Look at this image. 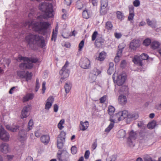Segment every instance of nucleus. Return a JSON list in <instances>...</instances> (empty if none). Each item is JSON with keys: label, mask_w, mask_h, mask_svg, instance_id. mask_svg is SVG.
Masks as SVG:
<instances>
[{"label": "nucleus", "mask_w": 161, "mask_h": 161, "mask_svg": "<svg viewBox=\"0 0 161 161\" xmlns=\"http://www.w3.org/2000/svg\"><path fill=\"white\" fill-rule=\"evenodd\" d=\"M108 5V0H101V9L100 13L102 14H106V10L105 9Z\"/></svg>", "instance_id": "10"}, {"label": "nucleus", "mask_w": 161, "mask_h": 161, "mask_svg": "<svg viewBox=\"0 0 161 161\" xmlns=\"http://www.w3.org/2000/svg\"><path fill=\"white\" fill-rule=\"evenodd\" d=\"M6 129L12 132H15L17 131V130L19 128V126L17 125H13L11 126L9 125H6Z\"/></svg>", "instance_id": "26"}, {"label": "nucleus", "mask_w": 161, "mask_h": 161, "mask_svg": "<svg viewBox=\"0 0 161 161\" xmlns=\"http://www.w3.org/2000/svg\"><path fill=\"white\" fill-rule=\"evenodd\" d=\"M138 117V114L137 113L133 112L129 114L128 118L132 120H135Z\"/></svg>", "instance_id": "29"}, {"label": "nucleus", "mask_w": 161, "mask_h": 161, "mask_svg": "<svg viewBox=\"0 0 161 161\" xmlns=\"http://www.w3.org/2000/svg\"><path fill=\"white\" fill-rule=\"evenodd\" d=\"M34 97V95L32 93H28L23 98V101L24 102H26L29 100L32 99Z\"/></svg>", "instance_id": "24"}, {"label": "nucleus", "mask_w": 161, "mask_h": 161, "mask_svg": "<svg viewBox=\"0 0 161 161\" xmlns=\"http://www.w3.org/2000/svg\"><path fill=\"white\" fill-rule=\"evenodd\" d=\"M69 64L68 61H66L62 69L59 71V73L62 76L61 79H64L69 76V71L67 68Z\"/></svg>", "instance_id": "6"}, {"label": "nucleus", "mask_w": 161, "mask_h": 161, "mask_svg": "<svg viewBox=\"0 0 161 161\" xmlns=\"http://www.w3.org/2000/svg\"><path fill=\"white\" fill-rule=\"evenodd\" d=\"M156 125V123L155 121H152L148 124L147 127L149 129H152L154 128Z\"/></svg>", "instance_id": "41"}, {"label": "nucleus", "mask_w": 161, "mask_h": 161, "mask_svg": "<svg viewBox=\"0 0 161 161\" xmlns=\"http://www.w3.org/2000/svg\"><path fill=\"white\" fill-rule=\"evenodd\" d=\"M97 146V140H96L95 142H94L93 144L92 145V150H94L95 149Z\"/></svg>", "instance_id": "63"}, {"label": "nucleus", "mask_w": 161, "mask_h": 161, "mask_svg": "<svg viewBox=\"0 0 161 161\" xmlns=\"http://www.w3.org/2000/svg\"><path fill=\"white\" fill-rule=\"evenodd\" d=\"M101 73V72L100 70L96 68H94L91 70L90 73L93 75L94 74L96 76H97L98 75Z\"/></svg>", "instance_id": "34"}, {"label": "nucleus", "mask_w": 161, "mask_h": 161, "mask_svg": "<svg viewBox=\"0 0 161 161\" xmlns=\"http://www.w3.org/2000/svg\"><path fill=\"white\" fill-rule=\"evenodd\" d=\"M114 74L113 75V78L114 81H115L117 85L119 86H122L125 82L126 76L125 73H122L119 74L117 76V78L115 80H114Z\"/></svg>", "instance_id": "4"}, {"label": "nucleus", "mask_w": 161, "mask_h": 161, "mask_svg": "<svg viewBox=\"0 0 161 161\" xmlns=\"http://www.w3.org/2000/svg\"><path fill=\"white\" fill-rule=\"evenodd\" d=\"M39 9L44 12L43 15H40L36 18L37 22H34L33 20H30L25 22L24 26H32L33 29L39 33L45 35L50 25L47 22H42L45 19H47L53 16V6L51 3L44 2L40 4Z\"/></svg>", "instance_id": "1"}, {"label": "nucleus", "mask_w": 161, "mask_h": 161, "mask_svg": "<svg viewBox=\"0 0 161 161\" xmlns=\"http://www.w3.org/2000/svg\"><path fill=\"white\" fill-rule=\"evenodd\" d=\"M57 158L59 161H69V158L68 154L65 156H61V154L58 153Z\"/></svg>", "instance_id": "19"}, {"label": "nucleus", "mask_w": 161, "mask_h": 161, "mask_svg": "<svg viewBox=\"0 0 161 161\" xmlns=\"http://www.w3.org/2000/svg\"><path fill=\"white\" fill-rule=\"evenodd\" d=\"M33 125V122L32 119H31L28 123V127L27 129V131H29L32 129V126Z\"/></svg>", "instance_id": "39"}, {"label": "nucleus", "mask_w": 161, "mask_h": 161, "mask_svg": "<svg viewBox=\"0 0 161 161\" xmlns=\"http://www.w3.org/2000/svg\"><path fill=\"white\" fill-rule=\"evenodd\" d=\"M129 13H134V7L132 5H130L129 7Z\"/></svg>", "instance_id": "62"}, {"label": "nucleus", "mask_w": 161, "mask_h": 161, "mask_svg": "<svg viewBox=\"0 0 161 161\" xmlns=\"http://www.w3.org/2000/svg\"><path fill=\"white\" fill-rule=\"evenodd\" d=\"M151 40L150 39L147 38L144 40L143 42V44L147 46L149 45L150 44H151Z\"/></svg>", "instance_id": "46"}, {"label": "nucleus", "mask_w": 161, "mask_h": 161, "mask_svg": "<svg viewBox=\"0 0 161 161\" xmlns=\"http://www.w3.org/2000/svg\"><path fill=\"white\" fill-rule=\"evenodd\" d=\"M118 102L122 105L125 104L127 102L126 96L122 95H120L118 98Z\"/></svg>", "instance_id": "22"}, {"label": "nucleus", "mask_w": 161, "mask_h": 161, "mask_svg": "<svg viewBox=\"0 0 161 161\" xmlns=\"http://www.w3.org/2000/svg\"><path fill=\"white\" fill-rule=\"evenodd\" d=\"M89 126V124L88 121H86L85 122L80 121L79 125L80 130L82 131L85 130L88 128Z\"/></svg>", "instance_id": "18"}, {"label": "nucleus", "mask_w": 161, "mask_h": 161, "mask_svg": "<svg viewBox=\"0 0 161 161\" xmlns=\"http://www.w3.org/2000/svg\"><path fill=\"white\" fill-rule=\"evenodd\" d=\"M160 46L159 43L156 41L153 42L151 43V46L153 49H155L159 47Z\"/></svg>", "instance_id": "32"}, {"label": "nucleus", "mask_w": 161, "mask_h": 161, "mask_svg": "<svg viewBox=\"0 0 161 161\" xmlns=\"http://www.w3.org/2000/svg\"><path fill=\"white\" fill-rule=\"evenodd\" d=\"M117 17L118 19L122 20L124 18V16L123 14L119 11H118L116 13Z\"/></svg>", "instance_id": "42"}, {"label": "nucleus", "mask_w": 161, "mask_h": 161, "mask_svg": "<svg viewBox=\"0 0 161 161\" xmlns=\"http://www.w3.org/2000/svg\"><path fill=\"white\" fill-rule=\"evenodd\" d=\"M80 66L84 69H88L90 68V62L87 58H84L81 59L80 62Z\"/></svg>", "instance_id": "8"}, {"label": "nucleus", "mask_w": 161, "mask_h": 161, "mask_svg": "<svg viewBox=\"0 0 161 161\" xmlns=\"http://www.w3.org/2000/svg\"><path fill=\"white\" fill-rule=\"evenodd\" d=\"M30 110V106L27 105L23 109L21 112V117L22 118H26L28 116V112Z\"/></svg>", "instance_id": "16"}, {"label": "nucleus", "mask_w": 161, "mask_h": 161, "mask_svg": "<svg viewBox=\"0 0 161 161\" xmlns=\"http://www.w3.org/2000/svg\"><path fill=\"white\" fill-rule=\"evenodd\" d=\"M9 134L2 127L0 129V138L1 139L4 141H8L9 138Z\"/></svg>", "instance_id": "9"}, {"label": "nucleus", "mask_w": 161, "mask_h": 161, "mask_svg": "<svg viewBox=\"0 0 161 161\" xmlns=\"http://www.w3.org/2000/svg\"><path fill=\"white\" fill-rule=\"evenodd\" d=\"M19 139L20 141L25 140L27 138V132L24 130H21L19 134Z\"/></svg>", "instance_id": "17"}, {"label": "nucleus", "mask_w": 161, "mask_h": 161, "mask_svg": "<svg viewBox=\"0 0 161 161\" xmlns=\"http://www.w3.org/2000/svg\"><path fill=\"white\" fill-rule=\"evenodd\" d=\"M58 109V105L56 104L53 105L54 111L55 112H57Z\"/></svg>", "instance_id": "64"}, {"label": "nucleus", "mask_w": 161, "mask_h": 161, "mask_svg": "<svg viewBox=\"0 0 161 161\" xmlns=\"http://www.w3.org/2000/svg\"><path fill=\"white\" fill-rule=\"evenodd\" d=\"M45 85L46 82L45 81H43L42 84V93L43 94H44L45 93V91L46 89Z\"/></svg>", "instance_id": "60"}, {"label": "nucleus", "mask_w": 161, "mask_h": 161, "mask_svg": "<svg viewBox=\"0 0 161 161\" xmlns=\"http://www.w3.org/2000/svg\"><path fill=\"white\" fill-rule=\"evenodd\" d=\"M77 7L78 9H81L83 7L82 0H79L76 2Z\"/></svg>", "instance_id": "40"}, {"label": "nucleus", "mask_w": 161, "mask_h": 161, "mask_svg": "<svg viewBox=\"0 0 161 161\" xmlns=\"http://www.w3.org/2000/svg\"><path fill=\"white\" fill-rule=\"evenodd\" d=\"M90 154V152L89 150H86L85 153L84 157L86 159H88L89 158Z\"/></svg>", "instance_id": "58"}, {"label": "nucleus", "mask_w": 161, "mask_h": 161, "mask_svg": "<svg viewBox=\"0 0 161 161\" xmlns=\"http://www.w3.org/2000/svg\"><path fill=\"white\" fill-rule=\"evenodd\" d=\"M19 59L20 61L23 60L24 61V63H21L19 65L20 68L22 69H31L33 67L32 63H35L37 62H40L38 59L36 58H27L20 57H19Z\"/></svg>", "instance_id": "3"}, {"label": "nucleus", "mask_w": 161, "mask_h": 161, "mask_svg": "<svg viewBox=\"0 0 161 161\" xmlns=\"http://www.w3.org/2000/svg\"><path fill=\"white\" fill-rule=\"evenodd\" d=\"M54 101V97L52 96L49 97L47 100V102L45 106V108L47 110H49L51 107Z\"/></svg>", "instance_id": "13"}, {"label": "nucleus", "mask_w": 161, "mask_h": 161, "mask_svg": "<svg viewBox=\"0 0 161 161\" xmlns=\"http://www.w3.org/2000/svg\"><path fill=\"white\" fill-rule=\"evenodd\" d=\"M82 16L84 18L88 19L89 17V14L87 10H84L82 13Z\"/></svg>", "instance_id": "44"}, {"label": "nucleus", "mask_w": 161, "mask_h": 161, "mask_svg": "<svg viewBox=\"0 0 161 161\" xmlns=\"http://www.w3.org/2000/svg\"><path fill=\"white\" fill-rule=\"evenodd\" d=\"M144 159V161H154V160H153L151 157L148 155L145 156Z\"/></svg>", "instance_id": "51"}, {"label": "nucleus", "mask_w": 161, "mask_h": 161, "mask_svg": "<svg viewBox=\"0 0 161 161\" xmlns=\"http://www.w3.org/2000/svg\"><path fill=\"white\" fill-rule=\"evenodd\" d=\"M18 76L20 78H25L26 81H28L31 78L32 76L31 72L27 71L26 72L24 71H19L17 72Z\"/></svg>", "instance_id": "7"}, {"label": "nucleus", "mask_w": 161, "mask_h": 161, "mask_svg": "<svg viewBox=\"0 0 161 161\" xmlns=\"http://www.w3.org/2000/svg\"><path fill=\"white\" fill-rule=\"evenodd\" d=\"M129 114L128 111L126 110H124L122 112H119V114H120L121 119L122 120L126 117L128 118Z\"/></svg>", "instance_id": "31"}, {"label": "nucleus", "mask_w": 161, "mask_h": 161, "mask_svg": "<svg viewBox=\"0 0 161 161\" xmlns=\"http://www.w3.org/2000/svg\"><path fill=\"white\" fill-rule=\"evenodd\" d=\"M10 151L8 145L6 143H3L0 145V151L5 153H7Z\"/></svg>", "instance_id": "14"}, {"label": "nucleus", "mask_w": 161, "mask_h": 161, "mask_svg": "<svg viewBox=\"0 0 161 161\" xmlns=\"http://www.w3.org/2000/svg\"><path fill=\"white\" fill-rule=\"evenodd\" d=\"M106 56V53L104 51H102L99 53L97 59L100 61H103L105 58Z\"/></svg>", "instance_id": "30"}, {"label": "nucleus", "mask_w": 161, "mask_h": 161, "mask_svg": "<svg viewBox=\"0 0 161 161\" xmlns=\"http://www.w3.org/2000/svg\"><path fill=\"white\" fill-rule=\"evenodd\" d=\"M116 158V156L115 155H113L108 157L106 159V161H115Z\"/></svg>", "instance_id": "47"}, {"label": "nucleus", "mask_w": 161, "mask_h": 161, "mask_svg": "<svg viewBox=\"0 0 161 161\" xmlns=\"http://www.w3.org/2000/svg\"><path fill=\"white\" fill-rule=\"evenodd\" d=\"M140 59H141V61L143 60H147L148 59L149 56L148 55L145 53H143L140 56Z\"/></svg>", "instance_id": "45"}, {"label": "nucleus", "mask_w": 161, "mask_h": 161, "mask_svg": "<svg viewBox=\"0 0 161 161\" xmlns=\"http://www.w3.org/2000/svg\"><path fill=\"white\" fill-rule=\"evenodd\" d=\"M133 4L136 7H138L140 4V2L139 0H136L133 2Z\"/></svg>", "instance_id": "59"}, {"label": "nucleus", "mask_w": 161, "mask_h": 161, "mask_svg": "<svg viewBox=\"0 0 161 161\" xmlns=\"http://www.w3.org/2000/svg\"><path fill=\"white\" fill-rule=\"evenodd\" d=\"M72 86V84L71 82L70 81H67L65 83L64 86V88L66 94L69 92V91L71 89Z\"/></svg>", "instance_id": "21"}, {"label": "nucleus", "mask_w": 161, "mask_h": 161, "mask_svg": "<svg viewBox=\"0 0 161 161\" xmlns=\"http://www.w3.org/2000/svg\"><path fill=\"white\" fill-rule=\"evenodd\" d=\"M129 137L132 138V139H134V140L136 138V132H134L132 130L130 133Z\"/></svg>", "instance_id": "49"}, {"label": "nucleus", "mask_w": 161, "mask_h": 161, "mask_svg": "<svg viewBox=\"0 0 161 161\" xmlns=\"http://www.w3.org/2000/svg\"><path fill=\"white\" fill-rule=\"evenodd\" d=\"M106 99V96H104L100 99V102L101 103H104Z\"/></svg>", "instance_id": "61"}, {"label": "nucleus", "mask_w": 161, "mask_h": 161, "mask_svg": "<svg viewBox=\"0 0 161 161\" xmlns=\"http://www.w3.org/2000/svg\"><path fill=\"white\" fill-rule=\"evenodd\" d=\"M122 120L121 119V116L119 114V112L113 115L110 116L109 120L111 122H113L114 124L115 121H119Z\"/></svg>", "instance_id": "11"}, {"label": "nucleus", "mask_w": 161, "mask_h": 161, "mask_svg": "<svg viewBox=\"0 0 161 161\" xmlns=\"http://www.w3.org/2000/svg\"><path fill=\"white\" fill-rule=\"evenodd\" d=\"M140 44L139 40L134 39L130 42V47L131 49L135 50L140 46Z\"/></svg>", "instance_id": "12"}, {"label": "nucleus", "mask_w": 161, "mask_h": 161, "mask_svg": "<svg viewBox=\"0 0 161 161\" xmlns=\"http://www.w3.org/2000/svg\"><path fill=\"white\" fill-rule=\"evenodd\" d=\"M25 40L30 46L36 45L41 47L44 46L45 41L41 36L30 34L26 36Z\"/></svg>", "instance_id": "2"}, {"label": "nucleus", "mask_w": 161, "mask_h": 161, "mask_svg": "<svg viewBox=\"0 0 161 161\" xmlns=\"http://www.w3.org/2000/svg\"><path fill=\"white\" fill-rule=\"evenodd\" d=\"M114 124L113 122H111L108 126L105 129V131L108 133L110 130L113 128L114 126Z\"/></svg>", "instance_id": "38"}, {"label": "nucleus", "mask_w": 161, "mask_h": 161, "mask_svg": "<svg viewBox=\"0 0 161 161\" xmlns=\"http://www.w3.org/2000/svg\"><path fill=\"white\" fill-rule=\"evenodd\" d=\"M105 28L108 31H111L113 28V25L111 22L108 21L105 24Z\"/></svg>", "instance_id": "37"}, {"label": "nucleus", "mask_w": 161, "mask_h": 161, "mask_svg": "<svg viewBox=\"0 0 161 161\" xmlns=\"http://www.w3.org/2000/svg\"><path fill=\"white\" fill-rule=\"evenodd\" d=\"M133 139H132V138H131L129 137L127 139V144L129 146L131 147L134 146L132 141V140Z\"/></svg>", "instance_id": "50"}, {"label": "nucleus", "mask_w": 161, "mask_h": 161, "mask_svg": "<svg viewBox=\"0 0 161 161\" xmlns=\"http://www.w3.org/2000/svg\"><path fill=\"white\" fill-rule=\"evenodd\" d=\"M128 90V87L124 85L120 88L119 91L126 94L127 93Z\"/></svg>", "instance_id": "36"}, {"label": "nucleus", "mask_w": 161, "mask_h": 161, "mask_svg": "<svg viewBox=\"0 0 161 161\" xmlns=\"http://www.w3.org/2000/svg\"><path fill=\"white\" fill-rule=\"evenodd\" d=\"M84 43V41L83 40H82L81 41V42L80 43L79 45V50L81 51L82 48H83Z\"/></svg>", "instance_id": "54"}, {"label": "nucleus", "mask_w": 161, "mask_h": 161, "mask_svg": "<svg viewBox=\"0 0 161 161\" xmlns=\"http://www.w3.org/2000/svg\"><path fill=\"white\" fill-rule=\"evenodd\" d=\"M50 137L48 135H44L41 137V142L45 144H47L49 141Z\"/></svg>", "instance_id": "25"}, {"label": "nucleus", "mask_w": 161, "mask_h": 161, "mask_svg": "<svg viewBox=\"0 0 161 161\" xmlns=\"http://www.w3.org/2000/svg\"><path fill=\"white\" fill-rule=\"evenodd\" d=\"M71 152L73 154H75L77 152V148L75 146H72L71 148Z\"/></svg>", "instance_id": "56"}, {"label": "nucleus", "mask_w": 161, "mask_h": 161, "mask_svg": "<svg viewBox=\"0 0 161 161\" xmlns=\"http://www.w3.org/2000/svg\"><path fill=\"white\" fill-rule=\"evenodd\" d=\"M97 35L98 32L97 31H95L93 33L92 35V41H94L95 40Z\"/></svg>", "instance_id": "52"}, {"label": "nucleus", "mask_w": 161, "mask_h": 161, "mask_svg": "<svg viewBox=\"0 0 161 161\" xmlns=\"http://www.w3.org/2000/svg\"><path fill=\"white\" fill-rule=\"evenodd\" d=\"M64 119H62L60 121L59 123H58V126L60 130H61L64 128L63 125L64 124Z\"/></svg>", "instance_id": "43"}, {"label": "nucleus", "mask_w": 161, "mask_h": 161, "mask_svg": "<svg viewBox=\"0 0 161 161\" xmlns=\"http://www.w3.org/2000/svg\"><path fill=\"white\" fill-rule=\"evenodd\" d=\"M40 87V85L39 83V79L37 78L36 80V92L38 90L39 88Z\"/></svg>", "instance_id": "55"}, {"label": "nucleus", "mask_w": 161, "mask_h": 161, "mask_svg": "<svg viewBox=\"0 0 161 161\" xmlns=\"http://www.w3.org/2000/svg\"><path fill=\"white\" fill-rule=\"evenodd\" d=\"M115 110V109L112 106L110 105L108 107V113L110 116L113 114Z\"/></svg>", "instance_id": "35"}, {"label": "nucleus", "mask_w": 161, "mask_h": 161, "mask_svg": "<svg viewBox=\"0 0 161 161\" xmlns=\"http://www.w3.org/2000/svg\"><path fill=\"white\" fill-rule=\"evenodd\" d=\"M104 40L100 36H98L96 40L95 44L96 47H101L104 43Z\"/></svg>", "instance_id": "15"}, {"label": "nucleus", "mask_w": 161, "mask_h": 161, "mask_svg": "<svg viewBox=\"0 0 161 161\" xmlns=\"http://www.w3.org/2000/svg\"><path fill=\"white\" fill-rule=\"evenodd\" d=\"M134 13H129V14L128 18V20L129 21L132 20L134 18Z\"/></svg>", "instance_id": "53"}, {"label": "nucleus", "mask_w": 161, "mask_h": 161, "mask_svg": "<svg viewBox=\"0 0 161 161\" xmlns=\"http://www.w3.org/2000/svg\"><path fill=\"white\" fill-rule=\"evenodd\" d=\"M121 45H119L118 46L119 49L117 52V55L120 56L124 48V47H121Z\"/></svg>", "instance_id": "48"}, {"label": "nucleus", "mask_w": 161, "mask_h": 161, "mask_svg": "<svg viewBox=\"0 0 161 161\" xmlns=\"http://www.w3.org/2000/svg\"><path fill=\"white\" fill-rule=\"evenodd\" d=\"M58 28V23H57L55 30H53L52 33V37L51 38V40L52 41L54 40V41H55L56 40Z\"/></svg>", "instance_id": "23"}, {"label": "nucleus", "mask_w": 161, "mask_h": 161, "mask_svg": "<svg viewBox=\"0 0 161 161\" xmlns=\"http://www.w3.org/2000/svg\"><path fill=\"white\" fill-rule=\"evenodd\" d=\"M97 76L95 75L90 73L89 74V80L91 83H93L95 82Z\"/></svg>", "instance_id": "33"}, {"label": "nucleus", "mask_w": 161, "mask_h": 161, "mask_svg": "<svg viewBox=\"0 0 161 161\" xmlns=\"http://www.w3.org/2000/svg\"><path fill=\"white\" fill-rule=\"evenodd\" d=\"M126 135V131L122 129L119 130L117 133V137L119 138H124L125 137Z\"/></svg>", "instance_id": "28"}, {"label": "nucleus", "mask_w": 161, "mask_h": 161, "mask_svg": "<svg viewBox=\"0 0 161 161\" xmlns=\"http://www.w3.org/2000/svg\"><path fill=\"white\" fill-rule=\"evenodd\" d=\"M126 62L125 60H122L120 64V67L123 68H125L126 66Z\"/></svg>", "instance_id": "57"}, {"label": "nucleus", "mask_w": 161, "mask_h": 161, "mask_svg": "<svg viewBox=\"0 0 161 161\" xmlns=\"http://www.w3.org/2000/svg\"><path fill=\"white\" fill-rule=\"evenodd\" d=\"M147 22L148 25L152 28L156 27V21L155 20H151L149 19H147Z\"/></svg>", "instance_id": "27"}, {"label": "nucleus", "mask_w": 161, "mask_h": 161, "mask_svg": "<svg viewBox=\"0 0 161 161\" xmlns=\"http://www.w3.org/2000/svg\"><path fill=\"white\" fill-rule=\"evenodd\" d=\"M65 133L62 131L58 136L57 138V147L59 149H61L63 147L64 143L65 142Z\"/></svg>", "instance_id": "5"}, {"label": "nucleus", "mask_w": 161, "mask_h": 161, "mask_svg": "<svg viewBox=\"0 0 161 161\" xmlns=\"http://www.w3.org/2000/svg\"><path fill=\"white\" fill-rule=\"evenodd\" d=\"M133 62L135 64H137L139 65L142 66V62L140 59V56L137 55L135 56L132 59Z\"/></svg>", "instance_id": "20"}]
</instances>
